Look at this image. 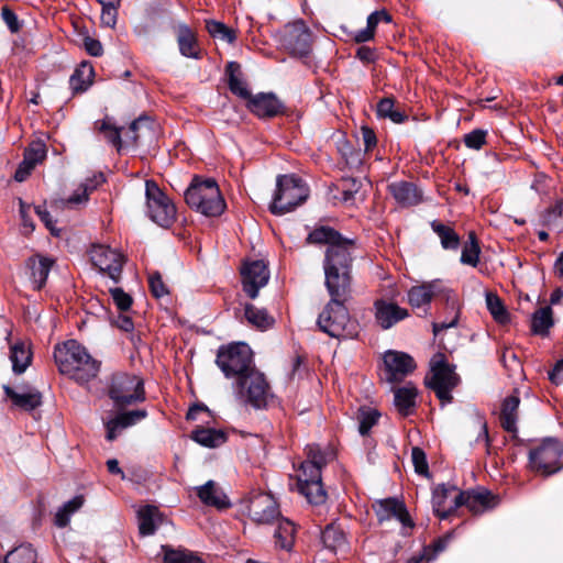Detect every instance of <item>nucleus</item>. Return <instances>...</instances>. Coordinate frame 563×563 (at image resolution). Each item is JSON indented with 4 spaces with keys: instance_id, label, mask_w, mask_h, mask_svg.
Returning <instances> with one entry per match:
<instances>
[{
    "instance_id": "60",
    "label": "nucleus",
    "mask_w": 563,
    "mask_h": 563,
    "mask_svg": "<svg viewBox=\"0 0 563 563\" xmlns=\"http://www.w3.org/2000/svg\"><path fill=\"white\" fill-rule=\"evenodd\" d=\"M110 295L113 299V302L118 307L121 312H125L130 309L132 305V298L129 294H126L122 288H110Z\"/></svg>"
},
{
    "instance_id": "38",
    "label": "nucleus",
    "mask_w": 563,
    "mask_h": 563,
    "mask_svg": "<svg viewBox=\"0 0 563 563\" xmlns=\"http://www.w3.org/2000/svg\"><path fill=\"white\" fill-rule=\"evenodd\" d=\"M244 316L247 322L260 330H267L273 327L274 318L263 308L247 303L244 308Z\"/></svg>"
},
{
    "instance_id": "27",
    "label": "nucleus",
    "mask_w": 563,
    "mask_h": 563,
    "mask_svg": "<svg viewBox=\"0 0 563 563\" xmlns=\"http://www.w3.org/2000/svg\"><path fill=\"white\" fill-rule=\"evenodd\" d=\"M174 31L180 54L185 57L199 59L200 49L194 31L185 23H178Z\"/></svg>"
},
{
    "instance_id": "9",
    "label": "nucleus",
    "mask_w": 563,
    "mask_h": 563,
    "mask_svg": "<svg viewBox=\"0 0 563 563\" xmlns=\"http://www.w3.org/2000/svg\"><path fill=\"white\" fill-rule=\"evenodd\" d=\"M563 445L554 439H548L529 452V462L532 471L550 476L563 468L561 457Z\"/></svg>"
},
{
    "instance_id": "42",
    "label": "nucleus",
    "mask_w": 563,
    "mask_h": 563,
    "mask_svg": "<svg viewBox=\"0 0 563 563\" xmlns=\"http://www.w3.org/2000/svg\"><path fill=\"white\" fill-rule=\"evenodd\" d=\"M431 228L439 236L443 249H445V250H457L459 249L460 236L452 228H450L439 221H433L431 223Z\"/></svg>"
},
{
    "instance_id": "7",
    "label": "nucleus",
    "mask_w": 563,
    "mask_h": 563,
    "mask_svg": "<svg viewBox=\"0 0 563 563\" xmlns=\"http://www.w3.org/2000/svg\"><path fill=\"white\" fill-rule=\"evenodd\" d=\"M216 362L224 376L233 380L244 375L249 369L255 368L252 351L244 343H235L220 347Z\"/></svg>"
},
{
    "instance_id": "32",
    "label": "nucleus",
    "mask_w": 563,
    "mask_h": 563,
    "mask_svg": "<svg viewBox=\"0 0 563 563\" xmlns=\"http://www.w3.org/2000/svg\"><path fill=\"white\" fill-rule=\"evenodd\" d=\"M321 539L324 548L335 554L346 553L349 550V542L344 531L334 523L327 526L322 532Z\"/></svg>"
},
{
    "instance_id": "2",
    "label": "nucleus",
    "mask_w": 563,
    "mask_h": 563,
    "mask_svg": "<svg viewBox=\"0 0 563 563\" xmlns=\"http://www.w3.org/2000/svg\"><path fill=\"white\" fill-rule=\"evenodd\" d=\"M187 205L207 217H218L225 209L218 184L213 179L195 177L185 191Z\"/></svg>"
},
{
    "instance_id": "22",
    "label": "nucleus",
    "mask_w": 563,
    "mask_h": 563,
    "mask_svg": "<svg viewBox=\"0 0 563 563\" xmlns=\"http://www.w3.org/2000/svg\"><path fill=\"white\" fill-rule=\"evenodd\" d=\"M249 109L260 118L276 117L283 111V103L272 92H261L247 101Z\"/></svg>"
},
{
    "instance_id": "33",
    "label": "nucleus",
    "mask_w": 563,
    "mask_h": 563,
    "mask_svg": "<svg viewBox=\"0 0 563 563\" xmlns=\"http://www.w3.org/2000/svg\"><path fill=\"white\" fill-rule=\"evenodd\" d=\"M153 135L152 122L146 118H139L133 121L129 130L124 133L125 142L133 145L151 140Z\"/></svg>"
},
{
    "instance_id": "44",
    "label": "nucleus",
    "mask_w": 563,
    "mask_h": 563,
    "mask_svg": "<svg viewBox=\"0 0 563 563\" xmlns=\"http://www.w3.org/2000/svg\"><path fill=\"white\" fill-rule=\"evenodd\" d=\"M85 503V499L82 496H76L66 504L60 507L54 518V523L58 528H65L73 514H75L77 510H79Z\"/></svg>"
},
{
    "instance_id": "37",
    "label": "nucleus",
    "mask_w": 563,
    "mask_h": 563,
    "mask_svg": "<svg viewBox=\"0 0 563 563\" xmlns=\"http://www.w3.org/2000/svg\"><path fill=\"white\" fill-rule=\"evenodd\" d=\"M227 73L229 76V88L230 90L242 99L247 101L252 97L246 82L242 78L240 65L235 62H230L227 66Z\"/></svg>"
},
{
    "instance_id": "13",
    "label": "nucleus",
    "mask_w": 563,
    "mask_h": 563,
    "mask_svg": "<svg viewBox=\"0 0 563 563\" xmlns=\"http://www.w3.org/2000/svg\"><path fill=\"white\" fill-rule=\"evenodd\" d=\"M437 296H442L452 303V307L456 303L453 291L446 288L440 279L411 287L408 291V302L413 308H421L428 306Z\"/></svg>"
},
{
    "instance_id": "56",
    "label": "nucleus",
    "mask_w": 563,
    "mask_h": 563,
    "mask_svg": "<svg viewBox=\"0 0 563 563\" xmlns=\"http://www.w3.org/2000/svg\"><path fill=\"white\" fill-rule=\"evenodd\" d=\"M486 306L494 319L499 323L508 321V312L506 311L500 298L493 294H486Z\"/></svg>"
},
{
    "instance_id": "50",
    "label": "nucleus",
    "mask_w": 563,
    "mask_h": 563,
    "mask_svg": "<svg viewBox=\"0 0 563 563\" xmlns=\"http://www.w3.org/2000/svg\"><path fill=\"white\" fill-rule=\"evenodd\" d=\"M479 246L474 232L470 233L468 241L465 243L462 254L461 262L471 266H476L479 261Z\"/></svg>"
},
{
    "instance_id": "1",
    "label": "nucleus",
    "mask_w": 563,
    "mask_h": 563,
    "mask_svg": "<svg viewBox=\"0 0 563 563\" xmlns=\"http://www.w3.org/2000/svg\"><path fill=\"white\" fill-rule=\"evenodd\" d=\"M54 358L60 374L68 376L78 384L88 383L99 373L100 363L87 352L85 346L75 340L56 345Z\"/></svg>"
},
{
    "instance_id": "26",
    "label": "nucleus",
    "mask_w": 563,
    "mask_h": 563,
    "mask_svg": "<svg viewBox=\"0 0 563 563\" xmlns=\"http://www.w3.org/2000/svg\"><path fill=\"white\" fill-rule=\"evenodd\" d=\"M53 264L52 258L42 255L32 256L26 261L29 277L34 289H41L45 285Z\"/></svg>"
},
{
    "instance_id": "39",
    "label": "nucleus",
    "mask_w": 563,
    "mask_h": 563,
    "mask_svg": "<svg viewBox=\"0 0 563 563\" xmlns=\"http://www.w3.org/2000/svg\"><path fill=\"white\" fill-rule=\"evenodd\" d=\"M31 351L24 342H16L11 346L10 361L15 374L23 373L31 363Z\"/></svg>"
},
{
    "instance_id": "8",
    "label": "nucleus",
    "mask_w": 563,
    "mask_h": 563,
    "mask_svg": "<svg viewBox=\"0 0 563 563\" xmlns=\"http://www.w3.org/2000/svg\"><path fill=\"white\" fill-rule=\"evenodd\" d=\"M109 396L118 407H125L145 400L143 379L128 373L112 375Z\"/></svg>"
},
{
    "instance_id": "16",
    "label": "nucleus",
    "mask_w": 563,
    "mask_h": 563,
    "mask_svg": "<svg viewBox=\"0 0 563 563\" xmlns=\"http://www.w3.org/2000/svg\"><path fill=\"white\" fill-rule=\"evenodd\" d=\"M325 288L330 300L346 301L351 295V271H338L335 267L324 269Z\"/></svg>"
},
{
    "instance_id": "21",
    "label": "nucleus",
    "mask_w": 563,
    "mask_h": 563,
    "mask_svg": "<svg viewBox=\"0 0 563 563\" xmlns=\"http://www.w3.org/2000/svg\"><path fill=\"white\" fill-rule=\"evenodd\" d=\"M457 488L453 485H438L432 495L434 512L441 518H448L459 507H452L457 500Z\"/></svg>"
},
{
    "instance_id": "14",
    "label": "nucleus",
    "mask_w": 563,
    "mask_h": 563,
    "mask_svg": "<svg viewBox=\"0 0 563 563\" xmlns=\"http://www.w3.org/2000/svg\"><path fill=\"white\" fill-rule=\"evenodd\" d=\"M247 516L256 525H271L280 517V510L271 494L258 493L247 501Z\"/></svg>"
},
{
    "instance_id": "59",
    "label": "nucleus",
    "mask_w": 563,
    "mask_h": 563,
    "mask_svg": "<svg viewBox=\"0 0 563 563\" xmlns=\"http://www.w3.org/2000/svg\"><path fill=\"white\" fill-rule=\"evenodd\" d=\"M411 460L415 466V471L423 476L429 475V466L427 462L426 453L422 449L415 446L411 450Z\"/></svg>"
},
{
    "instance_id": "47",
    "label": "nucleus",
    "mask_w": 563,
    "mask_h": 563,
    "mask_svg": "<svg viewBox=\"0 0 563 563\" xmlns=\"http://www.w3.org/2000/svg\"><path fill=\"white\" fill-rule=\"evenodd\" d=\"M342 236L331 228L320 227L309 233L307 241L311 244H334L341 241Z\"/></svg>"
},
{
    "instance_id": "12",
    "label": "nucleus",
    "mask_w": 563,
    "mask_h": 563,
    "mask_svg": "<svg viewBox=\"0 0 563 563\" xmlns=\"http://www.w3.org/2000/svg\"><path fill=\"white\" fill-rule=\"evenodd\" d=\"M89 256L101 273L107 274L114 283L120 280L124 256L118 250L97 244L91 247Z\"/></svg>"
},
{
    "instance_id": "41",
    "label": "nucleus",
    "mask_w": 563,
    "mask_h": 563,
    "mask_svg": "<svg viewBox=\"0 0 563 563\" xmlns=\"http://www.w3.org/2000/svg\"><path fill=\"white\" fill-rule=\"evenodd\" d=\"M191 438L199 444L216 448L225 442V434L221 430L202 428L192 432Z\"/></svg>"
},
{
    "instance_id": "24",
    "label": "nucleus",
    "mask_w": 563,
    "mask_h": 563,
    "mask_svg": "<svg viewBox=\"0 0 563 563\" xmlns=\"http://www.w3.org/2000/svg\"><path fill=\"white\" fill-rule=\"evenodd\" d=\"M408 317V311L398 305L385 300H377L375 302V318L377 323L387 330L395 325L397 322Z\"/></svg>"
},
{
    "instance_id": "58",
    "label": "nucleus",
    "mask_w": 563,
    "mask_h": 563,
    "mask_svg": "<svg viewBox=\"0 0 563 563\" xmlns=\"http://www.w3.org/2000/svg\"><path fill=\"white\" fill-rule=\"evenodd\" d=\"M321 479V468L318 466L302 462L298 473V484Z\"/></svg>"
},
{
    "instance_id": "20",
    "label": "nucleus",
    "mask_w": 563,
    "mask_h": 563,
    "mask_svg": "<svg viewBox=\"0 0 563 563\" xmlns=\"http://www.w3.org/2000/svg\"><path fill=\"white\" fill-rule=\"evenodd\" d=\"M5 396L11 400L12 406L24 410L32 411L42 405V394L30 387H21L14 389L8 385L3 386Z\"/></svg>"
},
{
    "instance_id": "54",
    "label": "nucleus",
    "mask_w": 563,
    "mask_h": 563,
    "mask_svg": "<svg viewBox=\"0 0 563 563\" xmlns=\"http://www.w3.org/2000/svg\"><path fill=\"white\" fill-rule=\"evenodd\" d=\"M102 5L101 23L108 27H114L118 20V8L121 0H98Z\"/></svg>"
},
{
    "instance_id": "17",
    "label": "nucleus",
    "mask_w": 563,
    "mask_h": 563,
    "mask_svg": "<svg viewBox=\"0 0 563 563\" xmlns=\"http://www.w3.org/2000/svg\"><path fill=\"white\" fill-rule=\"evenodd\" d=\"M353 250V241L343 238L341 241L330 244L325 251L323 269L335 267L338 271H351Z\"/></svg>"
},
{
    "instance_id": "19",
    "label": "nucleus",
    "mask_w": 563,
    "mask_h": 563,
    "mask_svg": "<svg viewBox=\"0 0 563 563\" xmlns=\"http://www.w3.org/2000/svg\"><path fill=\"white\" fill-rule=\"evenodd\" d=\"M497 504V497L487 490L460 492L457 500L452 505V507H461L464 505L470 511L477 515L493 509Z\"/></svg>"
},
{
    "instance_id": "49",
    "label": "nucleus",
    "mask_w": 563,
    "mask_h": 563,
    "mask_svg": "<svg viewBox=\"0 0 563 563\" xmlns=\"http://www.w3.org/2000/svg\"><path fill=\"white\" fill-rule=\"evenodd\" d=\"M36 562V553L34 549L26 544L20 545L12 551H10L5 559L4 563H35Z\"/></svg>"
},
{
    "instance_id": "15",
    "label": "nucleus",
    "mask_w": 563,
    "mask_h": 563,
    "mask_svg": "<svg viewBox=\"0 0 563 563\" xmlns=\"http://www.w3.org/2000/svg\"><path fill=\"white\" fill-rule=\"evenodd\" d=\"M243 290L251 298L255 299L261 288L269 280V271L263 260L246 261L241 267Z\"/></svg>"
},
{
    "instance_id": "18",
    "label": "nucleus",
    "mask_w": 563,
    "mask_h": 563,
    "mask_svg": "<svg viewBox=\"0 0 563 563\" xmlns=\"http://www.w3.org/2000/svg\"><path fill=\"white\" fill-rule=\"evenodd\" d=\"M387 380L400 382L416 368L413 358L404 352L388 351L384 355Z\"/></svg>"
},
{
    "instance_id": "28",
    "label": "nucleus",
    "mask_w": 563,
    "mask_h": 563,
    "mask_svg": "<svg viewBox=\"0 0 563 563\" xmlns=\"http://www.w3.org/2000/svg\"><path fill=\"white\" fill-rule=\"evenodd\" d=\"M197 495L206 506L223 509L230 506L227 495L222 492L214 481H208L206 484L196 488Z\"/></svg>"
},
{
    "instance_id": "34",
    "label": "nucleus",
    "mask_w": 563,
    "mask_h": 563,
    "mask_svg": "<svg viewBox=\"0 0 563 563\" xmlns=\"http://www.w3.org/2000/svg\"><path fill=\"white\" fill-rule=\"evenodd\" d=\"M520 399L518 396L507 397L501 406L500 411V424L501 427L511 433L517 432V419H518V407Z\"/></svg>"
},
{
    "instance_id": "52",
    "label": "nucleus",
    "mask_w": 563,
    "mask_h": 563,
    "mask_svg": "<svg viewBox=\"0 0 563 563\" xmlns=\"http://www.w3.org/2000/svg\"><path fill=\"white\" fill-rule=\"evenodd\" d=\"M97 130L118 150L122 146L121 130L111 123L109 119L96 122Z\"/></svg>"
},
{
    "instance_id": "6",
    "label": "nucleus",
    "mask_w": 563,
    "mask_h": 563,
    "mask_svg": "<svg viewBox=\"0 0 563 563\" xmlns=\"http://www.w3.org/2000/svg\"><path fill=\"white\" fill-rule=\"evenodd\" d=\"M460 378L454 366L449 364L443 353H435L430 360V375L426 377L427 386L434 390L441 402L452 401L451 391L459 385Z\"/></svg>"
},
{
    "instance_id": "10",
    "label": "nucleus",
    "mask_w": 563,
    "mask_h": 563,
    "mask_svg": "<svg viewBox=\"0 0 563 563\" xmlns=\"http://www.w3.org/2000/svg\"><path fill=\"white\" fill-rule=\"evenodd\" d=\"M145 197L150 218L163 228L172 225L176 219V207L155 181H145Z\"/></svg>"
},
{
    "instance_id": "29",
    "label": "nucleus",
    "mask_w": 563,
    "mask_h": 563,
    "mask_svg": "<svg viewBox=\"0 0 563 563\" xmlns=\"http://www.w3.org/2000/svg\"><path fill=\"white\" fill-rule=\"evenodd\" d=\"M395 200L405 207L415 206L421 201V192L412 183L397 181L388 186Z\"/></svg>"
},
{
    "instance_id": "5",
    "label": "nucleus",
    "mask_w": 563,
    "mask_h": 563,
    "mask_svg": "<svg viewBox=\"0 0 563 563\" xmlns=\"http://www.w3.org/2000/svg\"><path fill=\"white\" fill-rule=\"evenodd\" d=\"M233 391L241 404L256 409L265 407L271 396L269 384L265 375L256 367L233 380Z\"/></svg>"
},
{
    "instance_id": "63",
    "label": "nucleus",
    "mask_w": 563,
    "mask_h": 563,
    "mask_svg": "<svg viewBox=\"0 0 563 563\" xmlns=\"http://www.w3.org/2000/svg\"><path fill=\"white\" fill-rule=\"evenodd\" d=\"M1 16L11 32L19 31L20 23H19L18 16L11 9H9L8 7H3L1 9Z\"/></svg>"
},
{
    "instance_id": "36",
    "label": "nucleus",
    "mask_w": 563,
    "mask_h": 563,
    "mask_svg": "<svg viewBox=\"0 0 563 563\" xmlns=\"http://www.w3.org/2000/svg\"><path fill=\"white\" fill-rule=\"evenodd\" d=\"M417 388L411 384L395 390V406L400 415L408 416L416 406Z\"/></svg>"
},
{
    "instance_id": "55",
    "label": "nucleus",
    "mask_w": 563,
    "mask_h": 563,
    "mask_svg": "<svg viewBox=\"0 0 563 563\" xmlns=\"http://www.w3.org/2000/svg\"><path fill=\"white\" fill-rule=\"evenodd\" d=\"M379 417L380 413L374 408L360 409L357 415L360 433L362 435L367 434L372 427L377 423Z\"/></svg>"
},
{
    "instance_id": "3",
    "label": "nucleus",
    "mask_w": 563,
    "mask_h": 563,
    "mask_svg": "<svg viewBox=\"0 0 563 563\" xmlns=\"http://www.w3.org/2000/svg\"><path fill=\"white\" fill-rule=\"evenodd\" d=\"M345 301L330 300L318 317L321 331L336 339H354L358 334V324L350 318Z\"/></svg>"
},
{
    "instance_id": "31",
    "label": "nucleus",
    "mask_w": 563,
    "mask_h": 563,
    "mask_svg": "<svg viewBox=\"0 0 563 563\" xmlns=\"http://www.w3.org/2000/svg\"><path fill=\"white\" fill-rule=\"evenodd\" d=\"M147 416V412L143 409L132 410L128 412L119 413L114 419L107 422V439L113 441L120 429H124L135 424Z\"/></svg>"
},
{
    "instance_id": "51",
    "label": "nucleus",
    "mask_w": 563,
    "mask_h": 563,
    "mask_svg": "<svg viewBox=\"0 0 563 563\" xmlns=\"http://www.w3.org/2000/svg\"><path fill=\"white\" fill-rule=\"evenodd\" d=\"M165 563H203L200 558L184 550H174L166 545L162 547Z\"/></svg>"
},
{
    "instance_id": "11",
    "label": "nucleus",
    "mask_w": 563,
    "mask_h": 563,
    "mask_svg": "<svg viewBox=\"0 0 563 563\" xmlns=\"http://www.w3.org/2000/svg\"><path fill=\"white\" fill-rule=\"evenodd\" d=\"M279 42L291 55L306 56L311 51L313 40L309 27L303 21L298 20L283 27Z\"/></svg>"
},
{
    "instance_id": "35",
    "label": "nucleus",
    "mask_w": 563,
    "mask_h": 563,
    "mask_svg": "<svg viewBox=\"0 0 563 563\" xmlns=\"http://www.w3.org/2000/svg\"><path fill=\"white\" fill-rule=\"evenodd\" d=\"M139 530L142 536L153 534L162 522V516L155 506H145L137 512Z\"/></svg>"
},
{
    "instance_id": "23",
    "label": "nucleus",
    "mask_w": 563,
    "mask_h": 563,
    "mask_svg": "<svg viewBox=\"0 0 563 563\" xmlns=\"http://www.w3.org/2000/svg\"><path fill=\"white\" fill-rule=\"evenodd\" d=\"M46 156V146L42 141H34L24 152V158L19 165L14 179L16 181H24L32 169L41 163Z\"/></svg>"
},
{
    "instance_id": "30",
    "label": "nucleus",
    "mask_w": 563,
    "mask_h": 563,
    "mask_svg": "<svg viewBox=\"0 0 563 563\" xmlns=\"http://www.w3.org/2000/svg\"><path fill=\"white\" fill-rule=\"evenodd\" d=\"M296 526L287 518H278L274 532V544L276 549L290 552L296 540Z\"/></svg>"
},
{
    "instance_id": "48",
    "label": "nucleus",
    "mask_w": 563,
    "mask_h": 563,
    "mask_svg": "<svg viewBox=\"0 0 563 563\" xmlns=\"http://www.w3.org/2000/svg\"><path fill=\"white\" fill-rule=\"evenodd\" d=\"M377 114L380 118H388L394 123H402L406 120V114L398 109H395V103L391 98H384L377 104Z\"/></svg>"
},
{
    "instance_id": "61",
    "label": "nucleus",
    "mask_w": 563,
    "mask_h": 563,
    "mask_svg": "<svg viewBox=\"0 0 563 563\" xmlns=\"http://www.w3.org/2000/svg\"><path fill=\"white\" fill-rule=\"evenodd\" d=\"M486 141V132L474 130L464 136V143L468 148L479 150Z\"/></svg>"
},
{
    "instance_id": "46",
    "label": "nucleus",
    "mask_w": 563,
    "mask_h": 563,
    "mask_svg": "<svg viewBox=\"0 0 563 563\" xmlns=\"http://www.w3.org/2000/svg\"><path fill=\"white\" fill-rule=\"evenodd\" d=\"M532 331L537 334L544 335L553 325L552 309L543 307L537 310L532 317Z\"/></svg>"
},
{
    "instance_id": "57",
    "label": "nucleus",
    "mask_w": 563,
    "mask_h": 563,
    "mask_svg": "<svg viewBox=\"0 0 563 563\" xmlns=\"http://www.w3.org/2000/svg\"><path fill=\"white\" fill-rule=\"evenodd\" d=\"M93 74V69L88 64H81L79 68H77L74 75L70 77V84L75 90H84L91 82V76Z\"/></svg>"
},
{
    "instance_id": "62",
    "label": "nucleus",
    "mask_w": 563,
    "mask_h": 563,
    "mask_svg": "<svg viewBox=\"0 0 563 563\" xmlns=\"http://www.w3.org/2000/svg\"><path fill=\"white\" fill-rule=\"evenodd\" d=\"M148 284L153 296L156 298H162L168 294V289L158 273H153L150 275Z\"/></svg>"
},
{
    "instance_id": "43",
    "label": "nucleus",
    "mask_w": 563,
    "mask_h": 563,
    "mask_svg": "<svg viewBox=\"0 0 563 563\" xmlns=\"http://www.w3.org/2000/svg\"><path fill=\"white\" fill-rule=\"evenodd\" d=\"M307 460L305 462L311 463L322 470L330 461L335 457L334 451L327 446L321 449L317 444H309L306 448Z\"/></svg>"
},
{
    "instance_id": "40",
    "label": "nucleus",
    "mask_w": 563,
    "mask_h": 563,
    "mask_svg": "<svg viewBox=\"0 0 563 563\" xmlns=\"http://www.w3.org/2000/svg\"><path fill=\"white\" fill-rule=\"evenodd\" d=\"M103 181L102 175L95 176L80 184L75 192L66 200L68 206H78L88 201L89 195Z\"/></svg>"
},
{
    "instance_id": "64",
    "label": "nucleus",
    "mask_w": 563,
    "mask_h": 563,
    "mask_svg": "<svg viewBox=\"0 0 563 563\" xmlns=\"http://www.w3.org/2000/svg\"><path fill=\"white\" fill-rule=\"evenodd\" d=\"M36 213L45 227L51 231L52 234L58 235V231L54 224L51 213L42 207L36 208Z\"/></svg>"
},
{
    "instance_id": "25",
    "label": "nucleus",
    "mask_w": 563,
    "mask_h": 563,
    "mask_svg": "<svg viewBox=\"0 0 563 563\" xmlns=\"http://www.w3.org/2000/svg\"><path fill=\"white\" fill-rule=\"evenodd\" d=\"M374 510L379 521L396 518L404 526H410L409 515L404 504L395 498H387L376 501L374 505Z\"/></svg>"
},
{
    "instance_id": "4",
    "label": "nucleus",
    "mask_w": 563,
    "mask_h": 563,
    "mask_svg": "<svg viewBox=\"0 0 563 563\" xmlns=\"http://www.w3.org/2000/svg\"><path fill=\"white\" fill-rule=\"evenodd\" d=\"M308 196L309 189L302 179L295 175H279L269 210L273 214L283 216L303 203Z\"/></svg>"
},
{
    "instance_id": "53",
    "label": "nucleus",
    "mask_w": 563,
    "mask_h": 563,
    "mask_svg": "<svg viewBox=\"0 0 563 563\" xmlns=\"http://www.w3.org/2000/svg\"><path fill=\"white\" fill-rule=\"evenodd\" d=\"M206 29L212 37L228 43H233L236 38L235 32L219 21H207Z\"/></svg>"
},
{
    "instance_id": "45",
    "label": "nucleus",
    "mask_w": 563,
    "mask_h": 563,
    "mask_svg": "<svg viewBox=\"0 0 563 563\" xmlns=\"http://www.w3.org/2000/svg\"><path fill=\"white\" fill-rule=\"evenodd\" d=\"M299 490L306 496L309 503L320 505L324 503L327 494L322 487L321 479L308 483H299Z\"/></svg>"
}]
</instances>
